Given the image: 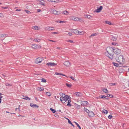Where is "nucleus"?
<instances>
[{
  "instance_id": "1",
  "label": "nucleus",
  "mask_w": 129,
  "mask_h": 129,
  "mask_svg": "<svg viewBox=\"0 0 129 129\" xmlns=\"http://www.w3.org/2000/svg\"><path fill=\"white\" fill-rule=\"evenodd\" d=\"M115 58L116 61L119 62L121 65H122L125 61L123 56L122 55L117 54L116 55Z\"/></svg>"
},
{
  "instance_id": "2",
  "label": "nucleus",
  "mask_w": 129,
  "mask_h": 129,
  "mask_svg": "<svg viewBox=\"0 0 129 129\" xmlns=\"http://www.w3.org/2000/svg\"><path fill=\"white\" fill-rule=\"evenodd\" d=\"M111 52L113 51L114 53H115L117 55V54L120 53L121 52V50L120 49L117 48H113L112 47H109L108 48Z\"/></svg>"
},
{
  "instance_id": "3",
  "label": "nucleus",
  "mask_w": 129,
  "mask_h": 129,
  "mask_svg": "<svg viewBox=\"0 0 129 129\" xmlns=\"http://www.w3.org/2000/svg\"><path fill=\"white\" fill-rule=\"evenodd\" d=\"M70 98L69 96L67 95H66L63 98H60V100L63 103H65Z\"/></svg>"
},
{
  "instance_id": "4",
  "label": "nucleus",
  "mask_w": 129,
  "mask_h": 129,
  "mask_svg": "<svg viewBox=\"0 0 129 129\" xmlns=\"http://www.w3.org/2000/svg\"><path fill=\"white\" fill-rule=\"evenodd\" d=\"M106 51L107 53V56L111 59H112L113 58V54L112 53L108 51L107 50Z\"/></svg>"
},
{
  "instance_id": "5",
  "label": "nucleus",
  "mask_w": 129,
  "mask_h": 129,
  "mask_svg": "<svg viewBox=\"0 0 129 129\" xmlns=\"http://www.w3.org/2000/svg\"><path fill=\"white\" fill-rule=\"evenodd\" d=\"M82 104L81 105V107H83L84 106L87 105L88 104V102L86 101H81Z\"/></svg>"
},
{
  "instance_id": "6",
  "label": "nucleus",
  "mask_w": 129,
  "mask_h": 129,
  "mask_svg": "<svg viewBox=\"0 0 129 129\" xmlns=\"http://www.w3.org/2000/svg\"><path fill=\"white\" fill-rule=\"evenodd\" d=\"M51 12L52 13L56 15H58L60 14L59 12L57 11L54 9L51 10Z\"/></svg>"
},
{
  "instance_id": "7",
  "label": "nucleus",
  "mask_w": 129,
  "mask_h": 129,
  "mask_svg": "<svg viewBox=\"0 0 129 129\" xmlns=\"http://www.w3.org/2000/svg\"><path fill=\"white\" fill-rule=\"evenodd\" d=\"M102 9L103 6H101L99 7H97V9L95 10L94 12H96L97 13L100 12L101 11Z\"/></svg>"
},
{
  "instance_id": "8",
  "label": "nucleus",
  "mask_w": 129,
  "mask_h": 129,
  "mask_svg": "<svg viewBox=\"0 0 129 129\" xmlns=\"http://www.w3.org/2000/svg\"><path fill=\"white\" fill-rule=\"evenodd\" d=\"M57 64H56L54 63L51 62H48L47 63L46 65L49 67H54Z\"/></svg>"
},
{
  "instance_id": "9",
  "label": "nucleus",
  "mask_w": 129,
  "mask_h": 129,
  "mask_svg": "<svg viewBox=\"0 0 129 129\" xmlns=\"http://www.w3.org/2000/svg\"><path fill=\"white\" fill-rule=\"evenodd\" d=\"M43 60V58L40 57H38L37 59L35 61L36 63H40Z\"/></svg>"
},
{
  "instance_id": "10",
  "label": "nucleus",
  "mask_w": 129,
  "mask_h": 129,
  "mask_svg": "<svg viewBox=\"0 0 129 129\" xmlns=\"http://www.w3.org/2000/svg\"><path fill=\"white\" fill-rule=\"evenodd\" d=\"M46 30H54L53 27L49 26H47L45 28Z\"/></svg>"
},
{
  "instance_id": "11",
  "label": "nucleus",
  "mask_w": 129,
  "mask_h": 129,
  "mask_svg": "<svg viewBox=\"0 0 129 129\" xmlns=\"http://www.w3.org/2000/svg\"><path fill=\"white\" fill-rule=\"evenodd\" d=\"M88 115L89 117H93L94 114V113L92 111H90L89 112L88 114Z\"/></svg>"
},
{
  "instance_id": "12",
  "label": "nucleus",
  "mask_w": 129,
  "mask_h": 129,
  "mask_svg": "<svg viewBox=\"0 0 129 129\" xmlns=\"http://www.w3.org/2000/svg\"><path fill=\"white\" fill-rule=\"evenodd\" d=\"M38 46L39 47H40V45H38L36 44H33L32 45L31 47L33 48L38 49Z\"/></svg>"
},
{
  "instance_id": "13",
  "label": "nucleus",
  "mask_w": 129,
  "mask_h": 129,
  "mask_svg": "<svg viewBox=\"0 0 129 129\" xmlns=\"http://www.w3.org/2000/svg\"><path fill=\"white\" fill-rule=\"evenodd\" d=\"M63 64L66 66L68 67L70 65V63L68 61H66L64 62Z\"/></svg>"
},
{
  "instance_id": "14",
  "label": "nucleus",
  "mask_w": 129,
  "mask_h": 129,
  "mask_svg": "<svg viewBox=\"0 0 129 129\" xmlns=\"http://www.w3.org/2000/svg\"><path fill=\"white\" fill-rule=\"evenodd\" d=\"M112 63H113V64L114 66L116 67H120L122 65H121V64H120V63H119V64H118L117 63H116L114 62H113Z\"/></svg>"
},
{
  "instance_id": "15",
  "label": "nucleus",
  "mask_w": 129,
  "mask_h": 129,
  "mask_svg": "<svg viewBox=\"0 0 129 129\" xmlns=\"http://www.w3.org/2000/svg\"><path fill=\"white\" fill-rule=\"evenodd\" d=\"M39 4L43 6H45L46 2L43 0H40Z\"/></svg>"
},
{
  "instance_id": "16",
  "label": "nucleus",
  "mask_w": 129,
  "mask_h": 129,
  "mask_svg": "<svg viewBox=\"0 0 129 129\" xmlns=\"http://www.w3.org/2000/svg\"><path fill=\"white\" fill-rule=\"evenodd\" d=\"M30 106L33 108H38L39 106H37V105L34 104L33 103H30Z\"/></svg>"
},
{
  "instance_id": "17",
  "label": "nucleus",
  "mask_w": 129,
  "mask_h": 129,
  "mask_svg": "<svg viewBox=\"0 0 129 129\" xmlns=\"http://www.w3.org/2000/svg\"><path fill=\"white\" fill-rule=\"evenodd\" d=\"M102 90L105 93H107L108 92V91L106 88H102Z\"/></svg>"
},
{
  "instance_id": "18",
  "label": "nucleus",
  "mask_w": 129,
  "mask_h": 129,
  "mask_svg": "<svg viewBox=\"0 0 129 129\" xmlns=\"http://www.w3.org/2000/svg\"><path fill=\"white\" fill-rule=\"evenodd\" d=\"M73 33L77 35H78L79 33V31L77 30L76 29H74L72 31Z\"/></svg>"
},
{
  "instance_id": "19",
  "label": "nucleus",
  "mask_w": 129,
  "mask_h": 129,
  "mask_svg": "<svg viewBox=\"0 0 129 129\" xmlns=\"http://www.w3.org/2000/svg\"><path fill=\"white\" fill-rule=\"evenodd\" d=\"M75 94L78 96H81L82 95L81 93L80 92H76Z\"/></svg>"
},
{
  "instance_id": "20",
  "label": "nucleus",
  "mask_w": 129,
  "mask_h": 129,
  "mask_svg": "<svg viewBox=\"0 0 129 129\" xmlns=\"http://www.w3.org/2000/svg\"><path fill=\"white\" fill-rule=\"evenodd\" d=\"M32 29L35 30H38L39 29V27L38 26H34L32 27Z\"/></svg>"
},
{
  "instance_id": "21",
  "label": "nucleus",
  "mask_w": 129,
  "mask_h": 129,
  "mask_svg": "<svg viewBox=\"0 0 129 129\" xmlns=\"http://www.w3.org/2000/svg\"><path fill=\"white\" fill-rule=\"evenodd\" d=\"M71 98L70 97V98L69 99V100H68V104L67 105V106H69L70 107L71 106V104H70V102H71Z\"/></svg>"
},
{
  "instance_id": "22",
  "label": "nucleus",
  "mask_w": 129,
  "mask_h": 129,
  "mask_svg": "<svg viewBox=\"0 0 129 129\" xmlns=\"http://www.w3.org/2000/svg\"><path fill=\"white\" fill-rule=\"evenodd\" d=\"M22 98L23 99L25 100H30L31 99L30 98L28 97H25L24 98Z\"/></svg>"
},
{
  "instance_id": "23",
  "label": "nucleus",
  "mask_w": 129,
  "mask_h": 129,
  "mask_svg": "<svg viewBox=\"0 0 129 129\" xmlns=\"http://www.w3.org/2000/svg\"><path fill=\"white\" fill-rule=\"evenodd\" d=\"M105 22L106 24L110 25H112V24L111 23V22L108 21H106Z\"/></svg>"
},
{
  "instance_id": "24",
  "label": "nucleus",
  "mask_w": 129,
  "mask_h": 129,
  "mask_svg": "<svg viewBox=\"0 0 129 129\" xmlns=\"http://www.w3.org/2000/svg\"><path fill=\"white\" fill-rule=\"evenodd\" d=\"M75 106L77 109H79L80 108V106L77 104H75Z\"/></svg>"
},
{
  "instance_id": "25",
  "label": "nucleus",
  "mask_w": 129,
  "mask_h": 129,
  "mask_svg": "<svg viewBox=\"0 0 129 129\" xmlns=\"http://www.w3.org/2000/svg\"><path fill=\"white\" fill-rule=\"evenodd\" d=\"M111 39L113 41H116L117 40L116 38H115V37L113 36H112L111 38Z\"/></svg>"
},
{
  "instance_id": "26",
  "label": "nucleus",
  "mask_w": 129,
  "mask_h": 129,
  "mask_svg": "<svg viewBox=\"0 0 129 129\" xmlns=\"http://www.w3.org/2000/svg\"><path fill=\"white\" fill-rule=\"evenodd\" d=\"M60 95L61 96L62 98L63 97H64L66 95L65 94H63L62 93L60 92L59 93Z\"/></svg>"
},
{
  "instance_id": "27",
  "label": "nucleus",
  "mask_w": 129,
  "mask_h": 129,
  "mask_svg": "<svg viewBox=\"0 0 129 129\" xmlns=\"http://www.w3.org/2000/svg\"><path fill=\"white\" fill-rule=\"evenodd\" d=\"M67 119L68 120V123L71 124V125L73 127H74V125L71 122V121L69 120V119H68L67 118Z\"/></svg>"
},
{
  "instance_id": "28",
  "label": "nucleus",
  "mask_w": 129,
  "mask_h": 129,
  "mask_svg": "<svg viewBox=\"0 0 129 129\" xmlns=\"http://www.w3.org/2000/svg\"><path fill=\"white\" fill-rule=\"evenodd\" d=\"M84 110L88 114L90 112V111L88 110L86 108H84Z\"/></svg>"
},
{
  "instance_id": "29",
  "label": "nucleus",
  "mask_w": 129,
  "mask_h": 129,
  "mask_svg": "<svg viewBox=\"0 0 129 129\" xmlns=\"http://www.w3.org/2000/svg\"><path fill=\"white\" fill-rule=\"evenodd\" d=\"M38 89L40 91H42L44 90V88L43 87H39L38 88Z\"/></svg>"
},
{
  "instance_id": "30",
  "label": "nucleus",
  "mask_w": 129,
  "mask_h": 129,
  "mask_svg": "<svg viewBox=\"0 0 129 129\" xmlns=\"http://www.w3.org/2000/svg\"><path fill=\"white\" fill-rule=\"evenodd\" d=\"M63 14L64 15H67L69 14V12L68 11H63Z\"/></svg>"
},
{
  "instance_id": "31",
  "label": "nucleus",
  "mask_w": 129,
  "mask_h": 129,
  "mask_svg": "<svg viewBox=\"0 0 129 129\" xmlns=\"http://www.w3.org/2000/svg\"><path fill=\"white\" fill-rule=\"evenodd\" d=\"M1 38H3L4 37H7L8 36V35L7 34H1Z\"/></svg>"
},
{
  "instance_id": "32",
  "label": "nucleus",
  "mask_w": 129,
  "mask_h": 129,
  "mask_svg": "<svg viewBox=\"0 0 129 129\" xmlns=\"http://www.w3.org/2000/svg\"><path fill=\"white\" fill-rule=\"evenodd\" d=\"M34 41L36 42H39L40 40L39 39H34Z\"/></svg>"
},
{
  "instance_id": "33",
  "label": "nucleus",
  "mask_w": 129,
  "mask_h": 129,
  "mask_svg": "<svg viewBox=\"0 0 129 129\" xmlns=\"http://www.w3.org/2000/svg\"><path fill=\"white\" fill-rule=\"evenodd\" d=\"M46 94L49 96H50L51 95V94L50 92H46Z\"/></svg>"
},
{
  "instance_id": "34",
  "label": "nucleus",
  "mask_w": 129,
  "mask_h": 129,
  "mask_svg": "<svg viewBox=\"0 0 129 129\" xmlns=\"http://www.w3.org/2000/svg\"><path fill=\"white\" fill-rule=\"evenodd\" d=\"M103 112L105 114H106L108 112L107 110L105 109L103 110Z\"/></svg>"
},
{
  "instance_id": "35",
  "label": "nucleus",
  "mask_w": 129,
  "mask_h": 129,
  "mask_svg": "<svg viewBox=\"0 0 129 129\" xmlns=\"http://www.w3.org/2000/svg\"><path fill=\"white\" fill-rule=\"evenodd\" d=\"M106 96L104 95H100L99 96V98H106Z\"/></svg>"
},
{
  "instance_id": "36",
  "label": "nucleus",
  "mask_w": 129,
  "mask_h": 129,
  "mask_svg": "<svg viewBox=\"0 0 129 129\" xmlns=\"http://www.w3.org/2000/svg\"><path fill=\"white\" fill-rule=\"evenodd\" d=\"M50 110L54 113H55L56 111L54 109H52V108H50Z\"/></svg>"
},
{
  "instance_id": "37",
  "label": "nucleus",
  "mask_w": 129,
  "mask_h": 129,
  "mask_svg": "<svg viewBox=\"0 0 129 129\" xmlns=\"http://www.w3.org/2000/svg\"><path fill=\"white\" fill-rule=\"evenodd\" d=\"M74 122L75 123L77 126L79 127V129H81V127L79 125V124L75 122Z\"/></svg>"
},
{
  "instance_id": "38",
  "label": "nucleus",
  "mask_w": 129,
  "mask_h": 129,
  "mask_svg": "<svg viewBox=\"0 0 129 129\" xmlns=\"http://www.w3.org/2000/svg\"><path fill=\"white\" fill-rule=\"evenodd\" d=\"M66 85L68 87H69V88L71 87L72 86L71 84H69L67 83H66Z\"/></svg>"
},
{
  "instance_id": "39",
  "label": "nucleus",
  "mask_w": 129,
  "mask_h": 129,
  "mask_svg": "<svg viewBox=\"0 0 129 129\" xmlns=\"http://www.w3.org/2000/svg\"><path fill=\"white\" fill-rule=\"evenodd\" d=\"M80 19H79V18L77 17H75V21H79Z\"/></svg>"
},
{
  "instance_id": "40",
  "label": "nucleus",
  "mask_w": 129,
  "mask_h": 129,
  "mask_svg": "<svg viewBox=\"0 0 129 129\" xmlns=\"http://www.w3.org/2000/svg\"><path fill=\"white\" fill-rule=\"evenodd\" d=\"M50 1L51 2H58V0H50Z\"/></svg>"
},
{
  "instance_id": "41",
  "label": "nucleus",
  "mask_w": 129,
  "mask_h": 129,
  "mask_svg": "<svg viewBox=\"0 0 129 129\" xmlns=\"http://www.w3.org/2000/svg\"><path fill=\"white\" fill-rule=\"evenodd\" d=\"M108 97H109L110 98H112L113 97V95L111 94H108L107 95Z\"/></svg>"
},
{
  "instance_id": "42",
  "label": "nucleus",
  "mask_w": 129,
  "mask_h": 129,
  "mask_svg": "<svg viewBox=\"0 0 129 129\" xmlns=\"http://www.w3.org/2000/svg\"><path fill=\"white\" fill-rule=\"evenodd\" d=\"M43 82H46V80L45 79H44V78H42V81Z\"/></svg>"
},
{
  "instance_id": "43",
  "label": "nucleus",
  "mask_w": 129,
  "mask_h": 129,
  "mask_svg": "<svg viewBox=\"0 0 129 129\" xmlns=\"http://www.w3.org/2000/svg\"><path fill=\"white\" fill-rule=\"evenodd\" d=\"M112 44L113 45H118V44L117 43H116L115 42H113L112 43Z\"/></svg>"
},
{
  "instance_id": "44",
  "label": "nucleus",
  "mask_w": 129,
  "mask_h": 129,
  "mask_svg": "<svg viewBox=\"0 0 129 129\" xmlns=\"http://www.w3.org/2000/svg\"><path fill=\"white\" fill-rule=\"evenodd\" d=\"M79 34H79L80 35H82L83 34H84V32L83 31H79Z\"/></svg>"
},
{
  "instance_id": "45",
  "label": "nucleus",
  "mask_w": 129,
  "mask_h": 129,
  "mask_svg": "<svg viewBox=\"0 0 129 129\" xmlns=\"http://www.w3.org/2000/svg\"><path fill=\"white\" fill-rule=\"evenodd\" d=\"M113 117V116H112L111 115H109L108 116V118L109 119H111Z\"/></svg>"
},
{
  "instance_id": "46",
  "label": "nucleus",
  "mask_w": 129,
  "mask_h": 129,
  "mask_svg": "<svg viewBox=\"0 0 129 129\" xmlns=\"http://www.w3.org/2000/svg\"><path fill=\"white\" fill-rule=\"evenodd\" d=\"M70 78L72 80L75 81L76 80L75 79L74 77L72 76H71L70 77Z\"/></svg>"
},
{
  "instance_id": "47",
  "label": "nucleus",
  "mask_w": 129,
  "mask_h": 129,
  "mask_svg": "<svg viewBox=\"0 0 129 129\" xmlns=\"http://www.w3.org/2000/svg\"><path fill=\"white\" fill-rule=\"evenodd\" d=\"M115 85V83H110V85L111 86H114Z\"/></svg>"
},
{
  "instance_id": "48",
  "label": "nucleus",
  "mask_w": 129,
  "mask_h": 129,
  "mask_svg": "<svg viewBox=\"0 0 129 129\" xmlns=\"http://www.w3.org/2000/svg\"><path fill=\"white\" fill-rule=\"evenodd\" d=\"M25 12L27 14L30 13L31 12L27 10H25Z\"/></svg>"
},
{
  "instance_id": "49",
  "label": "nucleus",
  "mask_w": 129,
  "mask_h": 129,
  "mask_svg": "<svg viewBox=\"0 0 129 129\" xmlns=\"http://www.w3.org/2000/svg\"><path fill=\"white\" fill-rule=\"evenodd\" d=\"M3 9H7L8 8V7H1Z\"/></svg>"
},
{
  "instance_id": "50",
  "label": "nucleus",
  "mask_w": 129,
  "mask_h": 129,
  "mask_svg": "<svg viewBox=\"0 0 129 129\" xmlns=\"http://www.w3.org/2000/svg\"><path fill=\"white\" fill-rule=\"evenodd\" d=\"M6 85L7 86H12V85H11V84H9V83H6Z\"/></svg>"
},
{
  "instance_id": "51",
  "label": "nucleus",
  "mask_w": 129,
  "mask_h": 129,
  "mask_svg": "<svg viewBox=\"0 0 129 129\" xmlns=\"http://www.w3.org/2000/svg\"><path fill=\"white\" fill-rule=\"evenodd\" d=\"M64 21H57V22L58 23H61L63 22Z\"/></svg>"
},
{
  "instance_id": "52",
  "label": "nucleus",
  "mask_w": 129,
  "mask_h": 129,
  "mask_svg": "<svg viewBox=\"0 0 129 129\" xmlns=\"http://www.w3.org/2000/svg\"><path fill=\"white\" fill-rule=\"evenodd\" d=\"M20 105H19V107H18V108H16V109L15 110H16V111H17V110L18 109V111H19L20 112V109H19V107H20Z\"/></svg>"
},
{
  "instance_id": "53",
  "label": "nucleus",
  "mask_w": 129,
  "mask_h": 129,
  "mask_svg": "<svg viewBox=\"0 0 129 129\" xmlns=\"http://www.w3.org/2000/svg\"><path fill=\"white\" fill-rule=\"evenodd\" d=\"M48 40L52 42H56V41H53V40H50L49 39H48Z\"/></svg>"
},
{
  "instance_id": "54",
  "label": "nucleus",
  "mask_w": 129,
  "mask_h": 129,
  "mask_svg": "<svg viewBox=\"0 0 129 129\" xmlns=\"http://www.w3.org/2000/svg\"><path fill=\"white\" fill-rule=\"evenodd\" d=\"M67 41L68 42H70L71 43H73V41L70 40H69L68 41Z\"/></svg>"
},
{
  "instance_id": "55",
  "label": "nucleus",
  "mask_w": 129,
  "mask_h": 129,
  "mask_svg": "<svg viewBox=\"0 0 129 129\" xmlns=\"http://www.w3.org/2000/svg\"><path fill=\"white\" fill-rule=\"evenodd\" d=\"M87 17L88 18L90 19L91 17L90 16V15H87Z\"/></svg>"
},
{
  "instance_id": "56",
  "label": "nucleus",
  "mask_w": 129,
  "mask_h": 129,
  "mask_svg": "<svg viewBox=\"0 0 129 129\" xmlns=\"http://www.w3.org/2000/svg\"><path fill=\"white\" fill-rule=\"evenodd\" d=\"M96 35V33H93V34H92L91 35V36H90V37H92V36H95V35Z\"/></svg>"
},
{
  "instance_id": "57",
  "label": "nucleus",
  "mask_w": 129,
  "mask_h": 129,
  "mask_svg": "<svg viewBox=\"0 0 129 129\" xmlns=\"http://www.w3.org/2000/svg\"><path fill=\"white\" fill-rule=\"evenodd\" d=\"M75 17H72L71 18V19H72L73 20H74L75 21Z\"/></svg>"
},
{
  "instance_id": "58",
  "label": "nucleus",
  "mask_w": 129,
  "mask_h": 129,
  "mask_svg": "<svg viewBox=\"0 0 129 129\" xmlns=\"http://www.w3.org/2000/svg\"><path fill=\"white\" fill-rule=\"evenodd\" d=\"M55 74L57 75H60V73H57V72H56L55 73Z\"/></svg>"
},
{
  "instance_id": "59",
  "label": "nucleus",
  "mask_w": 129,
  "mask_h": 129,
  "mask_svg": "<svg viewBox=\"0 0 129 129\" xmlns=\"http://www.w3.org/2000/svg\"><path fill=\"white\" fill-rule=\"evenodd\" d=\"M68 34L70 36L72 35V34L70 32L68 33Z\"/></svg>"
},
{
  "instance_id": "60",
  "label": "nucleus",
  "mask_w": 129,
  "mask_h": 129,
  "mask_svg": "<svg viewBox=\"0 0 129 129\" xmlns=\"http://www.w3.org/2000/svg\"><path fill=\"white\" fill-rule=\"evenodd\" d=\"M41 11L40 9H38L37 10V12H39Z\"/></svg>"
},
{
  "instance_id": "61",
  "label": "nucleus",
  "mask_w": 129,
  "mask_h": 129,
  "mask_svg": "<svg viewBox=\"0 0 129 129\" xmlns=\"http://www.w3.org/2000/svg\"><path fill=\"white\" fill-rule=\"evenodd\" d=\"M2 98V96H0V103H1Z\"/></svg>"
},
{
  "instance_id": "62",
  "label": "nucleus",
  "mask_w": 129,
  "mask_h": 129,
  "mask_svg": "<svg viewBox=\"0 0 129 129\" xmlns=\"http://www.w3.org/2000/svg\"><path fill=\"white\" fill-rule=\"evenodd\" d=\"M52 33V34H58V33L57 32H54Z\"/></svg>"
},
{
  "instance_id": "63",
  "label": "nucleus",
  "mask_w": 129,
  "mask_h": 129,
  "mask_svg": "<svg viewBox=\"0 0 129 129\" xmlns=\"http://www.w3.org/2000/svg\"><path fill=\"white\" fill-rule=\"evenodd\" d=\"M21 11V10H20V9H17L16 10V11Z\"/></svg>"
},
{
  "instance_id": "64",
  "label": "nucleus",
  "mask_w": 129,
  "mask_h": 129,
  "mask_svg": "<svg viewBox=\"0 0 129 129\" xmlns=\"http://www.w3.org/2000/svg\"><path fill=\"white\" fill-rule=\"evenodd\" d=\"M3 15L2 14V13H0V17H2Z\"/></svg>"
}]
</instances>
